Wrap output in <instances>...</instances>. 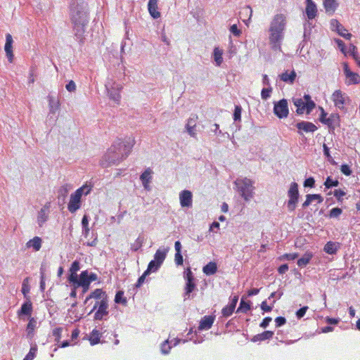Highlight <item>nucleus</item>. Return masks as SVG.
Returning <instances> with one entry per match:
<instances>
[{
    "label": "nucleus",
    "instance_id": "f257e3e1",
    "mask_svg": "<svg viewBox=\"0 0 360 360\" xmlns=\"http://www.w3.org/2000/svg\"><path fill=\"white\" fill-rule=\"evenodd\" d=\"M68 8L74 37L82 46L86 42L84 34L90 20L88 4L85 0H69Z\"/></svg>",
    "mask_w": 360,
    "mask_h": 360
},
{
    "label": "nucleus",
    "instance_id": "f03ea898",
    "mask_svg": "<svg viewBox=\"0 0 360 360\" xmlns=\"http://www.w3.org/2000/svg\"><path fill=\"white\" fill-rule=\"evenodd\" d=\"M134 144V141L129 137L122 141L121 139L115 140L108 149L100 160L103 168L117 165L126 159L130 154Z\"/></svg>",
    "mask_w": 360,
    "mask_h": 360
},
{
    "label": "nucleus",
    "instance_id": "7ed1b4c3",
    "mask_svg": "<svg viewBox=\"0 0 360 360\" xmlns=\"http://www.w3.org/2000/svg\"><path fill=\"white\" fill-rule=\"evenodd\" d=\"M286 18L283 14H276L270 25L269 44L274 51H281V42L284 38Z\"/></svg>",
    "mask_w": 360,
    "mask_h": 360
},
{
    "label": "nucleus",
    "instance_id": "20e7f679",
    "mask_svg": "<svg viewBox=\"0 0 360 360\" xmlns=\"http://www.w3.org/2000/svg\"><path fill=\"white\" fill-rule=\"evenodd\" d=\"M91 190V186L84 185L77 189L70 195V201L68 205V209L71 213L75 212L81 207V198L82 195H88Z\"/></svg>",
    "mask_w": 360,
    "mask_h": 360
},
{
    "label": "nucleus",
    "instance_id": "39448f33",
    "mask_svg": "<svg viewBox=\"0 0 360 360\" xmlns=\"http://www.w3.org/2000/svg\"><path fill=\"white\" fill-rule=\"evenodd\" d=\"M108 300H98L96 301L92 309L89 313L91 314L95 311L94 319L96 321L102 320L104 316L108 314Z\"/></svg>",
    "mask_w": 360,
    "mask_h": 360
},
{
    "label": "nucleus",
    "instance_id": "423d86ee",
    "mask_svg": "<svg viewBox=\"0 0 360 360\" xmlns=\"http://www.w3.org/2000/svg\"><path fill=\"white\" fill-rule=\"evenodd\" d=\"M98 279V276L94 273L89 274L88 271H83L81 272L79 277L76 278V281H71L70 283H72L73 287L78 288L82 285H90L91 282Z\"/></svg>",
    "mask_w": 360,
    "mask_h": 360
},
{
    "label": "nucleus",
    "instance_id": "0eeeda50",
    "mask_svg": "<svg viewBox=\"0 0 360 360\" xmlns=\"http://www.w3.org/2000/svg\"><path fill=\"white\" fill-rule=\"evenodd\" d=\"M288 196L289 198V200L287 202L288 210L290 212L294 211L296 208L299 198L298 186L297 183L293 182L291 184L290 187L288 191Z\"/></svg>",
    "mask_w": 360,
    "mask_h": 360
},
{
    "label": "nucleus",
    "instance_id": "6e6552de",
    "mask_svg": "<svg viewBox=\"0 0 360 360\" xmlns=\"http://www.w3.org/2000/svg\"><path fill=\"white\" fill-rule=\"evenodd\" d=\"M273 112L274 115L279 119L286 118L289 114V108L287 99L282 98L278 101H275L274 103Z\"/></svg>",
    "mask_w": 360,
    "mask_h": 360
},
{
    "label": "nucleus",
    "instance_id": "1a4fd4ad",
    "mask_svg": "<svg viewBox=\"0 0 360 360\" xmlns=\"http://www.w3.org/2000/svg\"><path fill=\"white\" fill-rule=\"evenodd\" d=\"M252 181H235L238 193L245 200H248L252 197L253 186Z\"/></svg>",
    "mask_w": 360,
    "mask_h": 360
},
{
    "label": "nucleus",
    "instance_id": "9d476101",
    "mask_svg": "<svg viewBox=\"0 0 360 360\" xmlns=\"http://www.w3.org/2000/svg\"><path fill=\"white\" fill-rule=\"evenodd\" d=\"M295 126L297 129V133L300 136H303V132H314L318 129L317 127L312 122L308 121H300L295 124Z\"/></svg>",
    "mask_w": 360,
    "mask_h": 360
},
{
    "label": "nucleus",
    "instance_id": "9b49d317",
    "mask_svg": "<svg viewBox=\"0 0 360 360\" xmlns=\"http://www.w3.org/2000/svg\"><path fill=\"white\" fill-rule=\"evenodd\" d=\"M343 72L347 79H349L348 84H360V75L350 70L348 63L344 62Z\"/></svg>",
    "mask_w": 360,
    "mask_h": 360
},
{
    "label": "nucleus",
    "instance_id": "f8f14e48",
    "mask_svg": "<svg viewBox=\"0 0 360 360\" xmlns=\"http://www.w3.org/2000/svg\"><path fill=\"white\" fill-rule=\"evenodd\" d=\"M186 284L185 286V297L188 298L190 297V294L194 290L195 288V283L194 281V277L193 276V273L191 270L188 268L186 270Z\"/></svg>",
    "mask_w": 360,
    "mask_h": 360
},
{
    "label": "nucleus",
    "instance_id": "ddd939ff",
    "mask_svg": "<svg viewBox=\"0 0 360 360\" xmlns=\"http://www.w3.org/2000/svg\"><path fill=\"white\" fill-rule=\"evenodd\" d=\"M306 8L305 13L309 20H313L316 18L318 13L316 4L313 0H305Z\"/></svg>",
    "mask_w": 360,
    "mask_h": 360
},
{
    "label": "nucleus",
    "instance_id": "4468645a",
    "mask_svg": "<svg viewBox=\"0 0 360 360\" xmlns=\"http://www.w3.org/2000/svg\"><path fill=\"white\" fill-rule=\"evenodd\" d=\"M13 40L12 36L9 33L6 34L4 50H5L8 60L10 63H13V59H14V55L13 53Z\"/></svg>",
    "mask_w": 360,
    "mask_h": 360
},
{
    "label": "nucleus",
    "instance_id": "2eb2a0df",
    "mask_svg": "<svg viewBox=\"0 0 360 360\" xmlns=\"http://www.w3.org/2000/svg\"><path fill=\"white\" fill-rule=\"evenodd\" d=\"M50 207L51 203L47 202L39 210L37 216V222L39 226H42L48 220Z\"/></svg>",
    "mask_w": 360,
    "mask_h": 360
},
{
    "label": "nucleus",
    "instance_id": "dca6fc26",
    "mask_svg": "<svg viewBox=\"0 0 360 360\" xmlns=\"http://www.w3.org/2000/svg\"><path fill=\"white\" fill-rule=\"evenodd\" d=\"M278 77L281 81L288 84H292L297 78V73L294 70L290 72H289V70H285L283 73L278 75Z\"/></svg>",
    "mask_w": 360,
    "mask_h": 360
},
{
    "label": "nucleus",
    "instance_id": "f3484780",
    "mask_svg": "<svg viewBox=\"0 0 360 360\" xmlns=\"http://www.w3.org/2000/svg\"><path fill=\"white\" fill-rule=\"evenodd\" d=\"M331 26L335 28V30L338 32V34L341 37H344L346 39H350L352 37L351 33H345V31H347L346 29L343 27V25L336 19H332L330 20Z\"/></svg>",
    "mask_w": 360,
    "mask_h": 360
},
{
    "label": "nucleus",
    "instance_id": "a211bd4d",
    "mask_svg": "<svg viewBox=\"0 0 360 360\" xmlns=\"http://www.w3.org/2000/svg\"><path fill=\"white\" fill-rule=\"evenodd\" d=\"M93 298L96 299V301L103 300H108L106 292L101 288H96L93 292H91L90 295L86 297L84 303H86L90 299Z\"/></svg>",
    "mask_w": 360,
    "mask_h": 360
},
{
    "label": "nucleus",
    "instance_id": "6ab92c4d",
    "mask_svg": "<svg viewBox=\"0 0 360 360\" xmlns=\"http://www.w3.org/2000/svg\"><path fill=\"white\" fill-rule=\"evenodd\" d=\"M215 320L214 316H203L199 323V330H207L212 328L213 323Z\"/></svg>",
    "mask_w": 360,
    "mask_h": 360
},
{
    "label": "nucleus",
    "instance_id": "aec40b11",
    "mask_svg": "<svg viewBox=\"0 0 360 360\" xmlns=\"http://www.w3.org/2000/svg\"><path fill=\"white\" fill-rule=\"evenodd\" d=\"M345 94H342V91L336 90L332 95L333 100L335 105L340 108H343V105L345 103Z\"/></svg>",
    "mask_w": 360,
    "mask_h": 360
},
{
    "label": "nucleus",
    "instance_id": "412c9836",
    "mask_svg": "<svg viewBox=\"0 0 360 360\" xmlns=\"http://www.w3.org/2000/svg\"><path fill=\"white\" fill-rule=\"evenodd\" d=\"M180 203L182 207H191L192 205V193L188 190L183 191L180 195Z\"/></svg>",
    "mask_w": 360,
    "mask_h": 360
},
{
    "label": "nucleus",
    "instance_id": "4be33fe9",
    "mask_svg": "<svg viewBox=\"0 0 360 360\" xmlns=\"http://www.w3.org/2000/svg\"><path fill=\"white\" fill-rule=\"evenodd\" d=\"M148 10L153 19H158L160 17V13L158 11V0H149Z\"/></svg>",
    "mask_w": 360,
    "mask_h": 360
},
{
    "label": "nucleus",
    "instance_id": "5701e85b",
    "mask_svg": "<svg viewBox=\"0 0 360 360\" xmlns=\"http://www.w3.org/2000/svg\"><path fill=\"white\" fill-rule=\"evenodd\" d=\"M252 15V10L250 6H245L240 8L239 12L240 18L243 21L247 24V21H249Z\"/></svg>",
    "mask_w": 360,
    "mask_h": 360
},
{
    "label": "nucleus",
    "instance_id": "b1692460",
    "mask_svg": "<svg viewBox=\"0 0 360 360\" xmlns=\"http://www.w3.org/2000/svg\"><path fill=\"white\" fill-rule=\"evenodd\" d=\"M323 200V197L320 194H308L306 195V200L303 202L304 207H308L313 201L321 203Z\"/></svg>",
    "mask_w": 360,
    "mask_h": 360
},
{
    "label": "nucleus",
    "instance_id": "393cba45",
    "mask_svg": "<svg viewBox=\"0 0 360 360\" xmlns=\"http://www.w3.org/2000/svg\"><path fill=\"white\" fill-rule=\"evenodd\" d=\"M274 333L271 330H266L262 333H259L255 336H253L252 341V342H262L266 340H270L273 338Z\"/></svg>",
    "mask_w": 360,
    "mask_h": 360
},
{
    "label": "nucleus",
    "instance_id": "a878e982",
    "mask_svg": "<svg viewBox=\"0 0 360 360\" xmlns=\"http://www.w3.org/2000/svg\"><path fill=\"white\" fill-rule=\"evenodd\" d=\"M243 108L240 105H235L233 113V119L234 122L236 124V127L238 129H240V124H239L241 121V113Z\"/></svg>",
    "mask_w": 360,
    "mask_h": 360
},
{
    "label": "nucleus",
    "instance_id": "bb28decb",
    "mask_svg": "<svg viewBox=\"0 0 360 360\" xmlns=\"http://www.w3.org/2000/svg\"><path fill=\"white\" fill-rule=\"evenodd\" d=\"M79 262L77 260L74 261L71 266L70 268V274L68 277V281L70 282L71 281H76V278L77 277V272L79 270Z\"/></svg>",
    "mask_w": 360,
    "mask_h": 360
},
{
    "label": "nucleus",
    "instance_id": "cd10ccee",
    "mask_svg": "<svg viewBox=\"0 0 360 360\" xmlns=\"http://www.w3.org/2000/svg\"><path fill=\"white\" fill-rule=\"evenodd\" d=\"M217 271V264L214 262H210L202 268L203 273L207 276L214 274Z\"/></svg>",
    "mask_w": 360,
    "mask_h": 360
},
{
    "label": "nucleus",
    "instance_id": "c85d7f7f",
    "mask_svg": "<svg viewBox=\"0 0 360 360\" xmlns=\"http://www.w3.org/2000/svg\"><path fill=\"white\" fill-rule=\"evenodd\" d=\"M27 301L22 305L20 310L18 311L19 314H25L27 316L31 315L32 311V304L30 300V298H27Z\"/></svg>",
    "mask_w": 360,
    "mask_h": 360
},
{
    "label": "nucleus",
    "instance_id": "c756f323",
    "mask_svg": "<svg viewBox=\"0 0 360 360\" xmlns=\"http://www.w3.org/2000/svg\"><path fill=\"white\" fill-rule=\"evenodd\" d=\"M26 245L27 248H33L35 251H39L41 247V239L38 236H35L30 240Z\"/></svg>",
    "mask_w": 360,
    "mask_h": 360
},
{
    "label": "nucleus",
    "instance_id": "7c9ffc66",
    "mask_svg": "<svg viewBox=\"0 0 360 360\" xmlns=\"http://www.w3.org/2000/svg\"><path fill=\"white\" fill-rule=\"evenodd\" d=\"M323 6L326 12L334 13L339 6L336 0H324Z\"/></svg>",
    "mask_w": 360,
    "mask_h": 360
},
{
    "label": "nucleus",
    "instance_id": "2f4dec72",
    "mask_svg": "<svg viewBox=\"0 0 360 360\" xmlns=\"http://www.w3.org/2000/svg\"><path fill=\"white\" fill-rule=\"evenodd\" d=\"M312 257L313 254L311 252H306L304 255L297 260V264L299 266H305L309 263Z\"/></svg>",
    "mask_w": 360,
    "mask_h": 360
},
{
    "label": "nucleus",
    "instance_id": "473e14b6",
    "mask_svg": "<svg viewBox=\"0 0 360 360\" xmlns=\"http://www.w3.org/2000/svg\"><path fill=\"white\" fill-rule=\"evenodd\" d=\"M101 337V333L98 330L94 329L89 335V340L90 342V344L91 345H97L100 342Z\"/></svg>",
    "mask_w": 360,
    "mask_h": 360
},
{
    "label": "nucleus",
    "instance_id": "72a5a7b5",
    "mask_svg": "<svg viewBox=\"0 0 360 360\" xmlns=\"http://www.w3.org/2000/svg\"><path fill=\"white\" fill-rule=\"evenodd\" d=\"M47 98L49 101L50 112L55 113L56 110H57L59 108V101L58 100H56L55 98L51 94H49Z\"/></svg>",
    "mask_w": 360,
    "mask_h": 360
},
{
    "label": "nucleus",
    "instance_id": "f704fd0d",
    "mask_svg": "<svg viewBox=\"0 0 360 360\" xmlns=\"http://www.w3.org/2000/svg\"><path fill=\"white\" fill-rule=\"evenodd\" d=\"M167 252V250L158 249L154 255V260L162 264L166 258Z\"/></svg>",
    "mask_w": 360,
    "mask_h": 360
},
{
    "label": "nucleus",
    "instance_id": "c9c22d12",
    "mask_svg": "<svg viewBox=\"0 0 360 360\" xmlns=\"http://www.w3.org/2000/svg\"><path fill=\"white\" fill-rule=\"evenodd\" d=\"M223 51L219 48H214L213 51V58L216 63L217 66H220L223 62L222 58Z\"/></svg>",
    "mask_w": 360,
    "mask_h": 360
},
{
    "label": "nucleus",
    "instance_id": "e433bc0d",
    "mask_svg": "<svg viewBox=\"0 0 360 360\" xmlns=\"http://www.w3.org/2000/svg\"><path fill=\"white\" fill-rule=\"evenodd\" d=\"M338 245L335 243L329 241L324 246V251L330 255L335 254L338 251Z\"/></svg>",
    "mask_w": 360,
    "mask_h": 360
},
{
    "label": "nucleus",
    "instance_id": "4c0bfd02",
    "mask_svg": "<svg viewBox=\"0 0 360 360\" xmlns=\"http://www.w3.org/2000/svg\"><path fill=\"white\" fill-rule=\"evenodd\" d=\"M313 27L311 22L308 20L304 24V34H303V38L304 39L305 41H308L310 39V35H311V30Z\"/></svg>",
    "mask_w": 360,
    "mask_h": 360
},
{
    "label": "nucleus",
    "instance_id": "58836bf2",
    "mask_svg": "<svg viewBox=\"0 0 360 360\" xmlns=\"http://www.w3.org/2000/svg\"><path fill=\"white\" fill-rule=\"evenodd\" d=\"M303 101L304 103L307 104V107H308L309 111H312L315 107L316 103L315 102L311 99V97L309 94H304L303 96Z\"/></svg>",
    "mask_w": 360,
    "mask_h": 360
},
{
    "label": "nucleus",
    "instance_id": "ea45409f",
    "mask_svg": "<svg viewBox=\"0 0 360 360\" xmlns=\"http://www.w3.org/2000/svg\"><path fill=\"white\" fill-rule=\"evenodd\" d=\"M107 90H108V96L110 97V99H112V100H113L115 101H120V93H119L118 88L112 87L111 89H108L107 88Z\"/></svg>",
    "mask_w": 360,
    "mask_h": 360
},
{
    "label": "nucleus",
    "instance_id": "a19ab883",
    "mask_svg": "<svg viewBox=\"0 0 360 360\" xmlns=\"http://www.w3.org/2000/svg\"><path fill=\"white\" fill-rule=\"evenodd\" d=\"M330 120L331 125H335L338 127H340V115L338 113H331L328 117Z\"/></svg>",
    "mask_w": 360,
    "mask_h": 360
},
{
    "label": "nucleus",
    "instance_id": "79ce46f5",
    "mask_svg": "<svg viewBox=\"0 0 360 360\" xmlns=\"http://www.w3.org/2000/svg\"><path fill=\"white\" fill-rule=\"evenodd\" d=\"M30 287L29 285V278H25L23 280L22 285V292L24 295V297L27 298H30V297L27 295L30 292Z\"/></svg>",
    "mask_w": 360,
    "mask_h": 360
},
{
    "label": "nucleus",
    "instance_id": "37998d69",
    "mask_svg": "<svg viewBox=\"0 0 360 360\" xmlns=\"http://www.w3.org/2000/svg\"><path fill=\"white\" fill-rule=\"evenodd\" d=\"M273 89L271 86L264 87L261 91V98L262 100L266 101L271 97Z\"/></svg>",
    "mask_w": 360,
    "mask_h": 360
},
{
    "label": "nucleus",
    "instance_id": "c03bdc74",
    "mask_svg": "<svg viewBox=\"0 0 360 360\" xmlns=\"http://www.w3.org/2000/svg\"><path fill=\"white\" fill-rule=\"evenodd\" d=\"M153 174V170L148 167L140 175L139 180H150Z\"/></svg>",
    "mask_w": 360,
    "mask_h": 360
},
{
    "label": "nucleus",
    "instance_id": "a18cd8bd",
    "mask_svg": "<svg viewBox=\"0 0 360 360\" xmlns=\"http://www.w3.org/2000/svg\"><path fill=\"white\" fill-rule=\"evenodd\" d=\"M115 302L116 303H122V304L124 305L127 304V299L124 297L123 291L117 292L115 297Z\"/></svg>",
    "mask_w": 360,
    "mask_h": 360
},
{
    "label": "nucleus",
    "instance_id": "49530a36",
    "mask_svg": "<svg viewBox=\"0 0 360 360\" xmlns=\"http://www.w3.org/2000/svg\"><path fill=\"white\" fill-rule=\"evenodd\" d=\"M160 266L161 264L155 261L154 259L151 260L148 265L146 271L149 273H150L151 271H155L160 267Z\"/></svg>",
    "mask_w": 360,
    "mask_h": 360
},
{
    "label": "nucleus",
    "instance_id": "de8ad7c7",
    "mask_svg": "<svg viewBox=\"0 0 360 360\" xmlns=\"http://www.w3.org/2000/svg\"><path fill=\"white\" fill-rule=\"evenodd\" d=\"M323 153L326 158L331 162L332 164H335V161L332 156L330 155V148L327 146L326 143L323 145Z\"/></svg>",
    "mask_w": 360,
    "mask_h": 360
},
{
    "label": "nucleus",
    "instance_id": "09e8293b",
    "mask_svg": "<svg viewBox=\"0 0 360 360\" xmlns=\"http://www.w3.org/2000/svg\"><path fill=\"white\" fill-rule=\"evenodd\" d=\"M250 309V304L248 302H245L244 300H241L240 303V306L237 309L238 311H241L243 313H247L248 311Z\"/></svg>",
    "mask_w": 360,
    "mask_h": 360
},
{
    "label": "nucleus",
    "instance_id": "8fccbe9b",
    "mask_svg": "<svg viewBox=\"0 0 360 360\" xmlns=\"http://www.w3.org/2000/svg\"><path fill=\"white\" fill-rule=\"evenodd\" d=\"M235 308H233L230 304L229 305H226V307H224L222 310H221V314L224 316L225 317H228L229 316H231L233 311H234Z\"/></svg>",
    "mask_w": 360,
    "mask_h": 360
},
{
    "label": "nucleus",
    "instance_id": "3c124183",
    "mask_svg": "<svg viewBox=\"0 0 360 360\" xmlns=\"http://www.w3.org/2000/svg\"><path fill=\"white\" fill-rule=\"evenodd\" d=\"M342 213V210L339 207H334L330 210L328 216L330 218H338Z\"/></svg>",
    "mask_w": 360,
    "mask_h": 360
},
{
    "label": "nucleus",
    "instance_id": "603ef678",
    "mask_svg": "<svg viewBox=\"0 0 360 360\" xmlns=\"http://www.w3.org/2000/svg\"><path fill=\"white\" fill-rule=\"evenodd\" d=\"M335 42L337 44V46H338V49H340V51L343 54H346V53H347V48H346V45H345V42L342 39H335Z\"/></svg>",
    "mask_w": 360,
    "mask_h": 360
},
{
    "label": "nucleus",
    "instance_id": "864d4df0",
    "mask_svg": "<svg viewBox=\"0 0 360 360\" xmlns=\"http://www.w3.org/2000/svg\"><path fill=\"white\" fill-rule=\"evenodd\" d=\"M40 289L44 291L45 290V268L44 267L40 268Z\"/></svg>",
    "mask_w": 360,
    "mask_h": 360
},
{
    "label": "nucleus",
    "instance_id": "5fc2aeb1",
    "mask_svg": "<svg viewBox=\"0 0 360 360\" xmlns=\"http://www.w3.org/2000/svg\"><path fill=\"white\" fill-rule=\"evenodd\" d=\"M327 115H328V112H326L324 110V109H322V112H321V114L319 117V122L323 124L330 123L329 122L330 120H328Z\"/></svg>",
    "mask_w": 360,
    "mask_h": 360
},
{
    "label": "nucleus",
    "instance_id": "6e6d98bb",
    "mask_svg": "<svg viewBox=\"0 0 360 360\" xmlns=\"http://www.w3.org/2000/svg\"><path fill=\"white\" fill-rule=\"evenodd\" d=\"M307 104L304 103L300 108L299 107L297 108V110H296L297 114L302 115L305 111L307 115H309L312 111H309L308 107H307Z\"/></svg>",
    "mask_w": 360,
    "mask_h": 360
},
{
    "label": "nucleus",
    "instance_id": "4d7b16f0",
    "mask_svg": "<svg viewBox=\"0 0 360 360\" xmlns=\"http://www.w3.org/2000/svg\"><path fill=\"white\" fill-rule=\"evenodd\" d=\"M62 328L59 327V328H56L53 330V335L55 337V340L57 342H59L60 340V338H61V334H62Z\"/></svg>",
    "mask_w": 360,
    "mask_h": 360
},
{
    "label": "nucleus",
    "instance_id": "13d9d810",
    "mask_svg": "<svg viewBox=\"0 0 360 360\" xmlns=\"http://www.w3.org/2000/svg\"><path fill=\"white\" fill-rule=\"evenodd\" d=\"M229 30L231 33L233 34L235 37H240L242 33L241 30L238 28L236 24L232 25L230 27Z\"/></svg>",
    "mask_w": 360,
    "mask_h": 360
},
{
    "label": "nucleus",
    "instance_id": "bf43d9fd",
    "mask_svg": "<svg viewBox=\"0 0 360 360\" xmlns=\"http://www.w3.org/2000/svg\"><path fill=\"white\" fill-rule=\"evenodd\" d=\"M36 347H31L28 354L25 356L23 360H33L37 352Z\"/></svg>",
    "mask_w": 360,
    "mask_h": 360
},
{
    "label": "nucleus",
    "instance_id": "052dcab7",
    "mask_svg": "<svg viewBox=\"0 0 360 360\" xmlns=\"http://www.w3.org/2000/svg\"><path fill=\"white\" fill-rule=\"evenodd\" d=\"M340 170L342 174L346 176H349L352 174V169L347 164H343L341 165Z\"/></svg>",
    "mask_w": 360,
    "mask_h": 360
},
{
    "label": "nucleus",
    "instance_id": "680f3d73",
    "mask_svg": "<svg viewBox=\"0 0 360 360\" xmlns=\"http://www.w3.org/2000/svg\"><path fill=\"white\" fill-rule=\"evenodd\" d=\"M150 273L148 272L146 270L144 271V273L139 278L137 283H136V287L139 288L144 282L146 277Z\"/></svg>",
    "mask_w": 360,
    "mask_h": 360
},
{
    "label": "nucleus",
    "instance_id": "e2e57ef3",
    "mask_svg": "<svg viewBox=\"0 0 360 360\" xmlns=\"http://www.w3.org/2000/svg\"><path fill=\"white\" fill-rule=\"evenodd\" d=\"M298 257V253H287L280 257V259H286L288 260H294Z\"/></svg>",
    "mask_w": 360,
    "mask_h": 360
},
{
    "label": "nucleus",
    "instance_id": "0e129e2a",
    "mask_svg": "<svg viewBox=\"0 0 360 360\" xmlns=\"http://www.w3.org/2000/svg\"><path fill=\"white\" fill-rule=\"evenodd\" d=\"M171 349V347L169 345L168 340H165L162 345H161V351L163 354H167L169 352Z\"/></svg>",
    "mask_w": 360,
    "mask_h": 360
},
{
    "label": "nucleus",
    "instance_id": "69168bd1",
    "mask_svg": "<svg viewBox=\"0 0 360 360\" xmlns=\"http://www.w3.org/2000/svg\"><path fill=\"white\" fill-rule=\"evenodd\" d=\"M349 55L353 58H355L356 56H357L359 55L358 51H357V47L355 45H354L353 44H350L349 48Z\"/></svg>",
    "mask_w": 360,
    "mask_h": 360
},
{
    "label": "nucleus",
    "instance_id": "338daca9",
    "mask_svg": "<svg viewBox=\"0 0 360 360\" xmlns=\"http://www.w3.org/2000/svg\"><path fill=\"white\" fill-rule=\"evenodd\" d=\"M65 89L69 92H74L76 90V84L73 80H70L65 85Z\"/></svg>",
    "mask_w": 360,
    "mask_h": 360
},
{
    "label": "nucleus",
    "instance_id": "774afa93",
    "mask_svg": "<svg viewBox=\"0 0 360 360\" xmlns=\"http://www.w3.org/2000/svg\"><path fill=\"white\" fill-rule=\"evenodd\" d=\"M198 119V116L196 115H193L192 117H191L186 124V126H191V127H196V120Z\"/></svg>",
    "mask_w": 360,
    "mask_h": 360
}]
</instances>
